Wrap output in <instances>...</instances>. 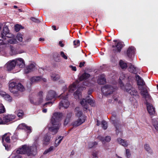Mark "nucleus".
<instances>
[{"mask_svg": "<svg viewBox=\"0 0 158 158\" xmlns=\"http://www.w3.org/2000/svg\"><path fill=\"white\" fill-rule=\"evenodd\" d=\"M52 28H54V30H56V26H52Z\"/></svg>", "mask_w": 158, "mask_h": 158, "instance_id": "obj_56", "label": "nucleus"}, {"mask_svg": "<svg viewBox=\"0 0 158 158\" xmlns=\"http://www.w3.org/2000/svg\"><path fill=\"white\" fill-rule=\"evenodd\" d=\"M69 90L70 92H71V91H73L75 89V84H72L69 86Z\"/></svg>", "mask_w": 158, "mask_h": 158, "instance_id": "obj_36", "label": "nucleus"}, {"mask_svg": "<svg viewBox=\"0 0 158 158\" xmlns=\"http://www.w3.org/2000/svg\"><path fill=\"white\" fill-rule=\"evenodd\" d=\"M97 125H98V126L100 124L99 123H98V121H97Z\"/></svg>", "mask_w": 158, "mask_h": 158, "instance_id": "obj_59", "label": "nucleus"}, {"mask_svg": "<svg viewBox=\"0 0 158 158\" xmlns=\"http://www.w3.org/2000/svg\"><path fill=\"white\" fill-rule=\"evenodd\" d=\"M54 149V147L53 146H52L50 147L49 148L46 149L44 152V154H46L48 153V152H50L52 151Z\"/></svg>", "mask_w": 158, "mask_h": 158, "instance_id": "obj_29", "label": "nucleus"}, {"mask_svg": "<svg viewBox=\"0 0 158 158\" xmlns=\"http://www.w3.org/2000/svg\"><path fill=\"white\" fill-rule=\"evenodd\" d=\"M135 68L134 66L132 65L130 66L129 69V71L130 72H135Z\"/></svg>", "mask_w": 158, "mask_h": 158, "instance_id": "obj_37", "label": "nucleus"}, {"mask_svg": "<svg viewBox=\"0 0 158 158\" xmlns=\"http://www.w3.org/2000/svg\"><path fill=\"white\" fill-rule=\"evenodd\" d=\"M60 115V114L59 113H54L52 119V126H48L49 130L54 134H56L60 127V125L58 121Z\"/></svg>", "mask_w": 158, "mask_h": 158, "instance_id": "obj_1", "label": "nucleus"}, {"mask_svg": "<svg viewBox=\"0 0 158 158\" xmlns=\"http://www.w3.org/2000/svg\"><path fill=\"white\" fill-rule=\"evenodd\" d=\"M39 40L40 41H41L42 40V41H44V39L43 38H40L39 39Z\"/></svg>", "mask_w": 158, "mask_h": 158, "instance_id": "obj_54", "label": "nucleus"}, {"mask_svg": "<svg viewBox=\"0 0 158 158\" xmlns=\"http://www.w3.org/2000/svg\"><path fill=\"white\" fill-rule=\"evenodd\" d=\"M51 102H47L45 104H50V103H51Z\"/></svg>", "mask_w": 158, "mask_h": 158, "instance_id": "obj_61", "label": "nucleus"}, {"mask_svg": "<svg viewBox=\"0 0 158 158\" xmlns=\"http://www.w3.org/2000/svg\"><path fill=\"white\" fill-rule=\"evenodd\" d=\"M70 120V118H67L65 119V121L64 122V124L65 125H66L67 124V123H68L69 122Z\"/></svg>", "mask_w": 158, "mask_h": 158, "instance_id": "obj_46", "label": "nucleus"}, {"mask_svg": "<svg viewBox=\"0 0 158 158\" xmlns=\"http://www.w3.org/2000/svg\"><path fill=\"white\" fill-rule=\"evenodd\" d=\"M119 64L122 69H125L127 68V64L122 60L119 61Z\"/></svg>", "mask_w": 158, "mask_h": 158, "instance_id": "obj_24", "label": "nucleus"}, {"mask_svg": "<svg viewBox=\"0 0 158 158\" xmlns=\"http://www.w3.org/2000/svg\"><path fill=\"white\" fill-rule=\"evenodd\" d=\"M71 68L73 70H74L75 71H76V67L73 66H71Z\"/></svg>", "mask_w": 158, "mask_h": 158, "instance_id": "obj_50", "label": "nucleus"}, {"mask_svg": "<svg viewBox=\"0 0 158 158\" xmlns=\"http://www.w3.org/2000/svg\"><path fill=\"white\" fill-rule=\"evenodd\" d=\"M4 98L5 100L8 101H10L12 100V98L9 95L6 94V93L5 95Z\"/></svg>", "mask_w": 158, "mask_h": 158, "instance_id": "obj_35", "label": "nucleus"}, {"mask_svg": "<svg viewBox=\"0 0 158 158\" xmlns=\"http://www.w3.org/2000/svg\"><path fill=\"white\" fill-rule=\"evenodd\" d=\"M98 82L100 84H104L106 82V80L104 77H102L98 80Z\"/></svg>", "mask_w": 158, "mask_h": 158, "instance_id": "obj_27", "label": "nucleus"}, {"mask_svg": "<svg viewBox=\"0 0 158 158\" xmlns=\"http://www.w3.org/2000/svg\"><path fill=\"white\" fill-rule=\"evenodd\" d=\"M93 155L94 156L97 157V155L96 153H94Z\"/></svg>", "mask_w": 158, "mask_h": 158, "instance_id": "obj_57", "label": "nucleus"}, {"mask_svg": "<svg viewBox=\"0 0 158 158\" xmlns=\"http://www.w3.org/2000/svg\"><path fill=\"white\" fill-rule=\"evenodd\" d=\"M101 141L103 144H104L106 142H109L111 140V138L109 136H106L105 138H102Z\"/></svg>", "mask_w": 158, "mask_h": 158, "instance_id": "obj_23", "label": "nucleus"}, {"mask_svg": "<svg viewBox=\"0 0 158 158\" xmlns=\"http://www.w3.org/2000/svg\"><path fill=\"white\" fill-rule=\"evenodd\" d=\"M17 38L19 41L21 42L23 40V35L21 34L18 33L17 36Z\"/></svg>", "mask_w": 158, "mask_h": 158, "instance_id": "obj_32", "label": "nucleus"}, {"mask_svg": "<svg viewBox=\"0 0 158 158\" xmlns=\"http://www.w3.org/2000/svg\"><path fill=\"white\" fill-rule=\"evenodd\" d=\"M114 42H116V41H116V40H114Z\"/></svg>", "mask_w": 158, "mask_h": 158, "instance_id": "obj_64", "label": "nucleus"}, {"mask_svg": "<svg viewBox=\"0 0 158 158\" xmlns=\"http://www.w3.org/2000/svg\"><path fill=\"white\" fill-rule=\"evenodd\" d=\"M102 127L103 129H106L107 127V125L106 122L105 121H103L102 122Z\"/></svg>", "mask_w": 158, "mask_h": 158, "instance_id": "obj_39", "label": "nucleus"}, {"mask_svg": "<svg viewBox=\"0 0 158 158\" xmlns=\"http://www.w3.org/2000/svg\"><path fill=\"white\" fill-rule=\"evenodd\" d=\"M117 142L118 143L123 146V147H126L128 145V143L127 141L121 139V138H118L117 139Z\"/></svg>", "mask_w": 158, "mask_h": 158, "instance_id": "obj_14", "label": "nucleus"}, {"mask_svg": "<svg viewBox=\"0 0 158 158\" xmlns=\"http://www.w3.org/2000/svg\"><path fill=\"white\" fill-rule=\"evenodd\" d=\"M10 134H5L2 137V141H3L4 140L7 142H9L10 140Z\"/></svg>", "mask_w": 158, "mask_h": 158, "instance_id": "obj_17", "label": "nucleus"}, {"mask_svg": "<svg viewBox=\"0 0 158 158\" xmlns=\"http://www.w3.org/2000/svg\"><path fill=\"white\" fill-rule=\"evenodd\" d=\"M76 116L78 118V119L74 123L73 125L75 126H78L84 123L85 121V118L82 115L81 111H79V108H76Z\"/></svg>", "mask_w": 158, "mask_h": 158, "instance_id": "obj_5", "label": "nucleus"}, {"mask_svg": "<svg viewBox=\"0 0 158 158\" xmlns=\"http://www.w3.org/2000/svg\"><path fill=\"white\" fill-rule=\"evenodd\" d=\"M147 110L150 115L154 114L155 113V109L152 104L149 103H147Z\"/></svg>", "mask_w": 158, "mask_h": 158, "instance_id": "obj_10", "label": "nucleus"}, {"mask_svg": "<svg viewBox=\"0 0 158 158\" xmlns=\"http://www.w3.org/2000/svg\"><path fill=\"white\" fill-rule=\"evenodd\" d=\"M16 64V62L15 60H13L11 61H10L8 62L5 64L4 68L6 70L10 71L13 69L15 66Z\"/></svg>", "mask_w": 158, "mask_h": 158, "instance_id": "obj_8", "label": "nucleus"}, {"mask_svg": "<svg viewBox=\"0 0 158 158\" xmlns=\"http://www.w3.org/2000/svg\"><path fill=\"white\" fill-rule=\"evenodd\" d=\"M93 101L90 98H88L87 100H85V99H83L80 102V103L82 106H85V108L86 109H87V108L86 106V105L87 103L91 105Z\"/></svg>", "mask_w": 158, "mask_h": 158, "instance_id": "obj_11", "label": "nucleus"}, {"mask_svg": "<svg viewBox=\"0 0 158 158\" xmlns=\"http://www.w3.org/2000/svg\"><path fill=\"white\" fill-rule=\"evenodd\" d=\"M131 51H132V48H128V49L127 51V53H130L131 52Z\"/></svg>", "mask_w": 158, "mask_h": 158, "instance_id": "obj_52", "label": "nucleus"}, {"mask_svg": "<svg viewBox=\"0 0 158 158\" xmlns=\"http://www.w3.org/2000/svg\"><path fill=\"white\" fill-rule=\"evenodd\" d=\"M1 87H2V85H1V84H0V89H1Z\"/></svg>", "mask_w": 158, "mask_h": 158, "instance_id": "obj_63", "label": "nucleus"}, {"mask_svg": "<svg viewBox=\"0 0 158 158\" xmlns=\"http://www.w3.org/2000/svg\"><path fill=\"white\" fill-rule=\"evenodd\" d=\"M85 62H80L79 64V67L80 68H81V67H82V66H84V65L85 64Z\"/></svg>", "mask_w": 158, "mask_h": 158, "instance_id": "obj_49", "label": "nucleus"}, {"mask_svg": "<svg viewBox=\"0 0 158 158\" xmlns=\"http://www.w3.org/2000/svg\"><path fill=\"white\" fill-rule=\"evenodd\" d=\"M1 124H4L3 119L0 118V125Z\"/></svg>", "mask_w": 158, "mask_h": 158, "instance_id": "obj_48", "label": "nucleus"}, {"mask_svg": "<svg viewBox=\"0 0 158 158\" xmlns=\"http://www.w3.org/2000/svg\"><path fill=\"white\" fill-rule=\"evenodd\" d=\"M14 7L15 8H17V6H14Z\"/></svg>", "mask_w": 158, "mask_h": 158, "instance_id": "obj_62", "label": "nucleus"}, {"mask_svg": "<svg viewBox=\"0 0 158 158\" xmlns=\"http://www.w3.org/2000/svg\"><path fill=\"white\" fill-rule=\"evenodd\" d=\"M123 46L121 42H118L117 45L116 46V47H117L118 51H120Z\"/></svg>", "mask_w": 158, "mask_h": 158, "instance_id": "obj_31", "label": "nucleus"}, {"mask_svg": "<svg viewBox=\"0 0 158 158\" xmlns=\"http://www.w3.org/2000/svg\"><path fill=\"white\" fill-rule=\"evenodd\" d=\"M5 112V109L4 106L1 104L0 106V114L3 113Z\"/></svg>", "mask_w": 158, "mask_h": 158, "instance_id": "obj_33", "label": "nucleus"}, {"mask_svg": "<svg viewBox=\"0 0 158 158\" xmlns=\"http://www.w3.org/2000/svg\"><path fill=\"white\" fill-rule=\"evenodd\" d=\"M60 55L62 57L65 59H67L68 58L67 56L63 52H60Z\"/></svg>", "mask_w": 158, "mask_h": 158, "instance_id": "obj_41", "label": "nucleus"}, {"mask_svg": "<svg viewBox=\"0 0 158 158\" xmlns=\"http://www.w3.org/2000/svg\"><path fill=\"white\" fill-rule=\"evenodd\" d=\"M18 128L19 129H27L28 132H31V127L28 126L27 125L24 124V123H22L19 124L18 125Z\"/></svg>", "mask_w": 158, "mask_h": 158, "instance_id": "obj_12", "label": "nucleus"}, {"mask_svg": "<svg viewBox=\"0 0 158 158\" xmlns=\"http://www.w3.org/2000/svg\"><path fill=\"white\" fill-rule=\"evenodd\" d=\"M21 25L17 24L15 26V30L16 31H18L21 28Z\"/></svg>", "mask_w": 158, "mask_h": 158, "instance_id": "obj_38", "label": "nucleus"}, {"mask_svg": "<svg viewBox=\"0 0 158 158\" xmlns=\"http://www.w3.org/2000/svg\"><path fill=\"white\" fill-rule=\"evenodd\" d=\"M42 94V93L40 92L39 96H38V100H37V102H35V103L36 104H40L41 103L43 102Z\"/></svg>", "mask_w": 158, "mask_h": 158, "instance_id": "obj_21", "label": "nucleus"}, {"mask_svg": "<svg viewBox=\"0 0 158 158\" xmlns=\"http://www.w3.org/2000/svg\"><path fill=\"white\" fill-rule=\"evenodd\" d=\"M31 20H33V21H35V18H31Z\"/></svg>", "mask_w": 158, "mask_h": 158, "instance_id": "obj_58", "label": "nucleus"}, {"mask_svg": "<svg viewBox=\"0 0 158 158\" xmlns=\"http://www.w3.org/2000/svg\"><path fill=\"white\" fill-rule=\"evenodd\" d=\"M47 110V109H43V112L44 113H46Z\"/></svg>", "mask_w": 158, "mask_h": 158, "instance_id": "obj_55", "label": "nucleus"}, {"mask_svg": "<svg viewBox=\"0 0 158 158\" xmlns=\"http://www.w3.org/2000/svg\"><path fill=\"white\" fill-rule=\"evenodd\" d=\"M17 114L18 117L22 118L24 115V113L23 111L21 110H19L17 111Z\"/></svg>", "mask_w": 158, "mask_h": 158, "instance_id": "obj_26", "label": "nucleus"}, {"mask_svg": "<svg viewBox=\"0 0 158 158\" xmlns=\"http://www.w3.org/2000/svg\"><path fill=\"white\" fill-rule=\"evenodd\" d=\"M155 129L158 131V122H156L154 124Z\"/></svg>", "mask_w": 158, "mask_h": 158, "instance_id": "obj_45", "label": "nucleus"}, {"mask_svg": "<svg viewBox=\"0 0 158 158\" xmlns=\"http://www.w3.org/2000/svg\"><path fill=\"white\" fill-rule=\"evenodd\" d=\"M17 64L20 68H22L24 66V61L21 58H18L15 60Z\"/></svg>", "mask_w": 158, "mask_h": 158, "instance_id": "obj_13", "label": "nucleus"}, {"mask_svg": "<svg viewBox=\"0 0 158 158\" xmlns=\"http://www.w3.org/2000/svg\"><path fill=\"white\" fill-rule=\"evenodd\" d=\"M144 148L147 150V151H149L150 150V148L149 147V145H145L144 146Z\"/></svg>", "mask_w": 158, "mask_h": 158, "instance_id": "obj_44", "label": "nucleus"}, {"mask_svg": "<svg viewBox=\"0 0 158 158\" xmlns=\"http://www.w3.org/2000/svg\"><path fill=\"white\" fill-rule=\"evenodd\" d=\"M101 91L103 94L105 95H108L113 93V88L111 86L105 85L102 88Z\"/></svg>", "mask_w": 158, "mask_h": 158, "instance_id": "obj_7", "label": "nucleus"}, {"mask_svg": "<svg viewBox=\"0 0 158 158\" xmlns=\"http://www.w3.org/2000/svg\"><path fill=\"white\" fill-rule=\"evenodd\" d=\"M51 77L52 79L54 81H56L59 79L60 77L59 75H56L55 74H52L51 76Z\"/></svg>", "mask_w": 158, "mask_h": 158, "instance_id": "obj_28", "label": "nucleus"}, {"mask_svg": "<svg viewBox=\"0 0 158 158\" xmlns=\"http://www.w3.org/2000/svg\"><path fill=\"white\" fill-rule=\"evenodd\" d=\"M1 36L3 39H6V38H12L14 37V35L10 32L8 27L6 26L4 27Z\"/></svg>", "mask_w": 158, "mask_h": 158, "instance_id": "obj_6", "label": "nucleus"}, {"mask_svg": "<svg viewBox=\"0 0 158 158\" xmlns=\"http://www.w3.org/2000/svg\"><path fill=\"white\" fill-rule=\"evenodd\" d=\"M13 158H21V157L20 155H17L14 156Z\"/></svg>", "mask_w": 158, "mask_h": 158, "instance_id": "obj_53", "label": "nucleus"}, {"mask_svg": "<svg viewBox=\"0 0 158 158\" xmlns=\"http://www.w3.org/2000/svg\"><path fill=\"white\" fill-rule=\"evenodd\" d=\"M10 39L8 40V42L9 43L11 44H14L16 43L17 41L15 39H14V38H12V37L10 38Z\"/></svg>", "mask_w": 158, "mask_h": 158, "instance_id": "obj_30", "label": "nucleus"}, {"mask_svg": "<svg viewBox=\"0 0 158 158\" xmlns=\"http://www.w3.org/2000/svg\"><path fill=\"white\" fill-rule=\"evenodd\" d=\"M41 79V78L40 77H34L31 78V81L32 83H34L40 81Z\"/></svg>", "mask_w": 158, "mask_h": 158, "instance_id": "obj_25", "label": "nucleus"}, {"mask_svg": "<svg viewBox=\"0 0 158 158\" xmlns=\"http://www.w3.org/2000/svg\"><path fill=\"white\" fill-rule=\"evenodd\" d=\"M59 44L61 47H63L64 46V44H62V42L61 41H59Z\"/></svg>", "mask_w": 158, "mask_h": 158, "instance_id": "obj_51", "label": "nucleus"}, {"mask_svg": "<svg viewBox=\"0 0 158 158\" xmlns=\"http://www.w3.org/2000/svg\"><path fill=\"white\" fill-rule=\"evenodd\" d=\"M126 154L127 157L130 156V153L129 150L127 149L126 150Z\"/></svg>", "mask_w": 158, "mask_h": 158, "instance_id": "obj_43", "label": "nucleus"}, {"mask_svg": "<svg viewBox=\"0 0 158 158\" xmlns=\"http://www.w3.org/2000/svg\"><path fill=\"white\" fill-rule=\"evenodd\" d=\"M36 147H29L26 145L23 146L20 148L18 149L16 151V153L18 154H23L27 153L28 155H30V152L33 155H35L37 153Z\"/></svg>", "mask_w": 158, "mask_h": 158, "instance_id": "obj_2", "label": "nucleus"}, {"mask_svg": "<svg viewBox=\"0 0 158 158\" xmlns=\"http://www.w3.org/2000/svg\"><path fill=\"white\" fill-rule=\"evenodd\" d=\"M136 78L137 81L138 85H139L138 88L139 90H141V94L143 97L146 98L148 96V95L147 89L143 87V85H145V83L139 76L136 75Z\"/></svg>", "mask_w": 158, "mask_h": 158, "instance_id": "obj_4", "label": "nucleus"}, {"mask_svg": "<svg viewBox=\"0 0 158 158\" xmlns=\"http://www.w3.org/2000/svg\"><path fill=\"white\" fill-rule=\"evenodd\" d=\"M69 104V103L68 100H64L62 101L61 103L60 104V105L61 106V105L64 107L66 108L68 107Z\"/></svg>", "mask_w": 158, "mask_h": 158, "instance_id": "obj_19", "label": "nucleus"}, {"mask_svg": "<svg viewBox=\"0 0 158 158\" xmlns=\"http://www.w3.org/2000/svg\"><path fill=\"white\" fill-rule=\"evenodd\" d=\"M50 137L48 136H45L43 139V144L44 145H47L50 142Z\"/></svg>", "mask_w": 158, "mask_h": 158, "instance_id": "obj_20", "label": "nucleus"}, {"mask_svg": "<svg viewBox=\"0 0 158 158\" xmlns=\"http://www.w3.org/2000/svg\"><path fill=\"white\" fill-rule=\"evenodd\" d=\"M8 85L9 91L14 94L16 93L19 91H23L24 90V87L23 85L15 81H10Z\"/></svg>", "mask_w": 158, "mask_h": 158, "instance_id": "obj_3", "label": "nucleus"}, {"mask_svg": "<svg viewBox=\"0 0 158 158\" xmlns=\"http://www.w3.org/2000/svg\"><path fill=\"white\" fill-rule=\"evenodd\" d=\"M89 74L84 73L80 77L79 79L81 81H82V80L87 79V78L89 77Z\"/></svg>", "mask_w": 158, "mask_h": 158, "instance_id": "obj_22", "label": "nucleus"}, {"mask_svg": "<svg viewBox=\"0 0 158 158\" xmlns=\"http://www.w3.org/2000/svg\"><path fill=\"white\" fill-rule=\"evenodd\" d=\"M2 25L1 24H0V31L2 28Z\"/></svg>", "mask_w": 158, "mask_h": 158, "instance_id": "obj_60", "label": "nucleus"}, {"mask_svg": "<svg viewBox=\"0 0 158 158\" xmlns=\"http://www.w3.org/2000/svg\"><path fill=\"white\" fill-rule=\"evenodd\" d=\"M73 44L75 47H77L80 45V41L78 40H76L73 41Z\"/></svg>", "mask_w": 158, "mask_h": 158, "instance_id": "obj_34", "label": "nucleus"}, {"mask_svg": "<svg viewBox=\"0 0 158 158\" xmlns=\"http://www.w3.org/2000/svg\"><path fill=\"white\" fill-rule=\"evenodd\" d=\"M74 98L76 99L77 100H81V93L79 90H77L76 91V92L74 93Z\"/></svg>", "mask_w": 158, "mask_h": 158, "instance_id": "obj_18", "label": "nucleus"}, {"mask_svg": "<svg viewBox=\"0 0 158 158\" xmlns=\"http://www.w3.org/2000/svg\"><path fill=\"white\" fill-rule=\"evenodd\" d=\"M63 136H59L56 139L55 142V146L56 147H58L63 139Z\"/></svg>", "mask_w": 158, "mask_h": 158, "instance_id": "obj_16", "label": "nucleus"}, {"mask_svg": "<svg viewBox=\"0 0 158 158\" xmlns=\"http://www.w3.org/2000/svg\"><path fill=\"white\" fill-rule=\"evenodd\" d=\"M6 93L5 92H3V91H0V95H1V96L3 97L4 98V97H5Z\"/></svg>", "mask_w": 158, "mask_h": 158, "instance_id": "obj_42", "label": "nucleus"}, {"mask_svg": "<svg viewBox=\"0 0 158 158\" xmlns=\"http://www.w3.org/2000/svg\"><path fill=\"white\" fill-rule=\"evenodd\" d=\"M11 54L12 55L15 54L16 53H15V49L12 48H11Z\"/></svg>", "mask_w": 158, "mask_h": 158, "instance_id": "obj_47", "label": "nucleus"}, {"mask_svg": "<svg viewBox=\"0 0 158 158\" xmlns=\"http://www.w3.org/2000/svg\"><path fill=\"white\" fill-rule=\"evenodd\" d=\"M15 115H6L3 118L4 124H7L13 119H15Z\"/></svg>", "mask_w": 158, "mask_h": 158, "instance_id": "obj_9", "label": "nucleus"}, {"mask_svg": "<svg viewBox=\"0 0 158 158\" xmlns=\"http://www.w3.org/2000/svg\"><path fill=\"white\" fill-rule=\"evenodd\" d=\"M35 68V66L34 64H31L28 67V69H29V72H31V71L33 70Z\"/></svg>", "mask_w": 158, "mask_h": 158, "instance_id": "obj_40", "label": "nucleus"}, {"mask_svg": "<svg viewBox=\"0 0 158 158\" xmlns=\"http://www.w3.org/2000/svg\"><path fill=\"white\" fill-rule=\"evenodd\" d=\"M55 93L54 91H50L49 92H48L47 96L46 99L47 100H50L54 98V97L55 96Z\"/></svg>", "mask_w": 158, "mask_h": 158, "instance_id": "obj_15", "label": "nucleus"}]
</instances>
